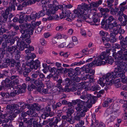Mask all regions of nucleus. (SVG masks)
<instances>
[{
    "mask_svg": "<svg viewBox=\"0 0 127 127\" xmlns=\"http://www.w3.org/2000/svg\"><path fill=\"white\" fill-rule=\"evenodd\" d=\"M7 51L10 52L11 54H18L19 51L18 50L16 46H12L11 47L8 46L6 49Z\"/></svg>",
    "mask_w": 127,
    "mask_h": 127,
    "instance_id": "13",
    "label": "nucleus"
},
{
    "mask_svg": "<svg viewBox=\"0 0 127 127\" xmlns=\"http://www.w3.org/2000/svg\"><path fill=\"white\" fill-rule=\"evenodd\" d=\"M120 44L121 47V51L126 50L127 47L126 46L127 45V36L125 37L123 41H120Z\"/></svg>",
    "mask_w": 127,
    "mask_h": 127,
    "instance_id": "17",
    "label": "nucleus"
},
{
    "mask_svg": "<svg viewBox=\"0 0 127 127\" xmlns=\"http://www.w3.org/2000/svg\"><path fill=\"white\" fill-rule=\"evenodd\" d=\"M54 114V113L53 112H50L49 113V115L48 113H45L43 114H42L41 116V118L42 119H45L46 118V117H48L49 116H53Z\"/></svg>",
    "mask_w": 127,
    "mask_h": 127,
    "instance_id": "42",
    "label": "nucleus"
},
{
    "mask_svg": "<svg viewBox=\"0 0 127 127\" xmlns=\"http://www.w3.org/2000/svg\"><path fill=\"white\" fill-rule=\"evenodd\" d=\"M88 17L91 20H92L93 22V23L92 22L88 21L91 24L97 26L99 24L100 20L98 18V15L97 13L96 12L91 13L89 15Z\"/></svg>",
    "mask_w": 127,
    "mask_h": 127,
    "instance_id": "9",
    "label": "nucleus"
},
{
    "mask_svg": "<svg viewBox=\"0 0 127 127\" xmlns=\"http://www.w3.org/2000/svg\"><path fill=\"white\" fill-rule=\"evenodd\" d=\"M9 13L5 12L2 14V19L3 20L2 21L5 22L7 21Z\"/></svg>",
    "mask_w": 127,
    "mask_h": 127,
    "instance_id": "38",
    "label": "nucleus"
},
{
    "mask_svg": "<svg viewBox=\"0 0 127 127\" xmlns=\"http://www.w3.org/2000/svg\"><path fill=\"white\" fill-rule=\"evenodd\" d=\"M63 84L65 85V87L66 86V88H68L70 84H71V81L68 78H67L63 81Z\"/></svg>",
    "mask_w": 127,
    "mask_h": 127,
    "instance_id": "39",
    "label": "nucleus"
},
{
    "mask_svg": "<svg viewBox=\"0 0 127 127\" xmlns=\"http://www.w3.org/2000/svg\"><path fill=\"white\" fill-rule=\"evenodd\" d=\"M104 61L105 62V64L106 63H108L111 64H112L114 62L113 60L111 58H109L107 59V60H105Z\"/></svg>",
    "mask_w": 127,
    "mask_h": 127,
    "instance_id": "57",
    "label": "nucleus"
},
{
    "mask_svg": "<svg viewBox=\"0 0 127 127\" xmlns=\"http://www.w3.org/2000/svg\"><path fill=\"white\" fill-rule=\"evenodd\" d=\"M121 46L120 44L116 43L113 44V45L112 48H114L113 50L114 51H116V49H119L120 48V50L118 51L117 53L115 52L113 53V57H120L122 58H123L124 57H125L126 55H127V51L126 50H124V51H121Z\"/></svg>",
    "mask_w": 127,
    "mask_h": 127,
    "instance_id": "6",
    "label": "nucleus"
},
{
    "mask_svg": "<svg viewBox=\"0 0 127 127\" xmlns=\"http://www.w3.org/2000/svg\"><path fill=\"white\" fill-rule=\"evenodd\" d=\"M47 10V7L45 6H44L42 8V10L39 12L38 13H36L35 16L37 17L38 18L44 16L45 15V12Z\"/></svg>",
    "mask_w": 127,
    "mask_h": 127,
    "instance_id": "18",
    "label": "nucleus"
},
{
    "mask_svg": "<svg viewBox=\"0 0 127 127\" xmlns=\"http://www.w3.org/2000/svg\"><path fill=\"white\" fill-rule=\"evenodd\" d=\"M77 89L75 87H73L69 89L68 88H65L64 89V91L66 92H70V91L74 92Z\"/></svg>",
    "mask_w": 127,
    "mask_h": 127,
    "instance_id": "52",
    "label": "nucleus"
},
{
    "mask_svg": "<svg viewBox=\"0 0 127 127\" xmlns=\"http://www.w3.org/2000/svg\"><path fill=\"white\" fill-rule=\"evenodd\" d=\"M42 120H40V127H41L42 125H45L47 124L48 122L46 121H41Z\"/></svg>",
    "mask_w": 127,
    "mask_h": 127,
    "instance_id": "62",
    "label": "nucleus"
},
{
    "mask_svg": "<svg viewBox=\"0 0 127 127\" xmlns=\"http://www.w3.org/2000/svg\"><path fill=\"white\" fill-rule=\"evenodd\" d=\"M102 40L103 42V44H104V43H106L107 42L109 41L110 39L108 37H102Z\"/></svg>",
    "mask_w": 127,
    "mask_h": 127,
    "instance_id": "58",
    "label": "nucleus"
},
{
    "mask_svg": "<svg viewBox=\"0 0 127 127\" xmlns=\"http://www.w3.org/2000/svg\"><path fill=\"white\" fill-rule=\"evenodd\" d=\"M84 105V103H81L77 105L75 108L78 111H81V112L79 115L78 114L75 116V119H80L82 117H84L85 114V112H87L88 109L87 107Z\"/></svg>",
    "mask_w": 127,
    "mask_h": 127,
    "instance_id": "5",
    "label": "nucleus"
},
{
    "mask_svg": "<svg viewBox=\"0 0 127 127\" xmlns=\"http://www.w3.org/2000/svg\"><path fill=\"white\" fill-rule=\"evenodd\" d=\"M100 87L97 84L93 85L91 88V90L93 91L98 90H100Z\"/></svg>",
    "mask_w": 127,
    "mask_h": 127,
    "instance_id": "47",
    "label": "nucleus"
},
{
    "mask_svg": "<svg viewBox=\"0 0 127 127\" xmlns=\"http://www.w3.org/2000/svg\"><path fill=\"white\" fill-rule=\"evenodd\" d=\"M76 45L73 42H71L68 44L66 43V47L67 48H72L74 47V45Z\"/></svg>",
    "mask_w": 127,
    "mask_h": 127,
    "instance_id": "60",
    "label": "nucleus"
},
{
    "mask_svg": "<svg viewBox=\"0 0 127 127\" xmlns=\"http://www.w3.org/2000/svg\"><path fill=\"white\" fill-rule=\"evenodd\" d=\"M58 10V7H54L49 9L46 12V14L48 16H51L54 14L56 11Z\"/></svg>",
    "mask_w": 127,
    "mask_h": 127,
    "instance_id": "20",
    "label": "nucleus"
},
{
    "mask_svg": "<svg viewBox=\"0 0 127 127\" xmlns=\"http://www.w3.org/2000/svg\"><path fill=\"white\" fill-rule=\"evenodd\" d=\"M112 100L110 98H107L105 100L103 103V106L104 107H107L112 102Z\"/></svg>",
    "mask_w": 127,
    "mask_h": 127,
    "instance_id": "27",
    "label": "nucleus"
},
{
    "mask_svg": "<svg viewBox=\"0 0 127 127\" xmlns=\"http://www.w3.org/2000/svg\"><path fill=\"white\" fill-rule=\"evenodd\" d=\"M114 1V0H107V6L108 7L110 8L109 9L112 8V7L113 6L112 3Z\"/></svg>",
    "mask_w": 127,
    "mask_h": 127,
    "instance_id": "53",
    "label": "nucleus"
},
{
    "mask_svg": "<svg viewBox=\"0 0 127 127\" xmlns=\"http://www.w3.org/2000/svg\"><path fill=\"white\" fill-rule=\"evenodd\" d=\"M6 62L9 64L11 67H14L15 66V64L16 63L15 61L13 59L11 60L9 59H7L6 60Z\"/></svg>",
    "mask_w": 127,
    "mask_h": 127,
    "instance_id": "31",
    "label": "nucleus"
},
{
    "mask_svg": "<svg viewBox=\"0 0 127 127\" xmlns=\"http://www.w3.org/2000/svg\"><path fill=\"white\" fill-rule=\"evenodd\" d=\"M15 9V5L13 4L11 6H9L5 10V12L9 13V12L11 11L12 10L14 11Z\"/></svg>",
    "mask_w": 127,
    "mask_h": 127,
    "instance_id": "41",
    "label": "nucleus"
},
{
    "mask_svg": "<svg viewBox=\"0 0 127 127\" xmlns=\"http://www.w3.org/2000/svg\"><path fill=\"white\" fill-rule=\"evenodd\" d=\"M115 19L112 16H110L107 20V22L108 21L109 23H110L111 22L114 21Z\"/></svg>",
    "mask_w": 127,
    "mask_h": 127,
    "instance_id": "64",
    "label": "nucleus"
},
{
    "mask_svg": "<svg viewBox=\"0 0 127 127\" xmlns=\"http://www.w3.org/2000/svg\"><path fill=\"white\" fill-rule=\"evenodd\" d=\"M85 54H82V53H77L75 54V57L77 58H82L84 55Z\"/></svg>",
    "mask_w": 127,
    "mask_h": 127,
    "instance_id": "63",
    "label": "nucleus"
},
{
    "mask_svg": "<svg viewBox=\"0 0 127 127\" xmlns=\"http://www.w3.org/2000/svg\"><path fill=\"white\" fill-rule=\"evenodd\" d=\"M15 40L13 39L6 40V42L7 45L9 46L13 44L15 42Z\"/></svg>",
    "mask_w": 127,
    "mask_h": 127,
    "instance_id": "49",
    "label": "nucleus"
},
{
    "mask_svg": "<svg viewBox=\"0 0 127 127\" xmlns=\"http://www.w3.org/2000/svg\"><path fill=\"white\" fill-rule=\"evenodd\" d=\"M86 102H85L84 101L80 100L79 99H77L76 100H73L72 101V103L73 104L75 105L77 104V105L79 104L80 103H84Z\"/></svg>",
    "mask_w": 127,
    "mask_h": 127,
    "instance_id": "43",
    "label": "nucleus"
},
{
    "mask_svg": "<svg viewBox=\"0 0 127 127\" xmlns=\"http://www.w3.org/2000/svg\"><path fill=\"white\" fill-rule=\"evenodd\" d=\"M99 121L97 120H92L90 127H99Z\"/></svg>",
    "mask_w": 127,
    "mask_h": 127,
    "instance_id": "30",
    "label": "nucleus"
},
{
    "mask_svg": "<svg viewBox=\"0 0 127 127\" xmlns=\"http://www.w3.org/2000/svg\"><path fill=\"white\" fill-rule=\"evenodd\" d=\"M80 98L83 100L87 99H88L87 100H89L92 98L94 99L96 98V97H93L90 94H87L86 95V96L84 95H81L80 96Z\"/></svg>",
    "mask_w": 127,
    "mask_h": 127,
    "instance_id": "28",
    "label": "nucleus"
},
{
    "mask_svg": "<svg viewBox=\"0 0 127 127\" xmlns=\"http://www.w3.org/2000/svg\"><path fill=\"white\" fill-rule=\"evenodd\" d=\"M93 66L91 63L88 64L86 66H85L84 68H85V71L86 73H87L89 72V70L91 68V67Z\"/></svg>",
    "mask_w": 127,
    "mask_h": 127,
    "instance_id": "36",
    "label": "nucleus"
},
{
    "mask_svg": "<svg viewBox=\"0 0 127 127\" xmlns=\"http://www.w3.org/2000/svg\"><path fill=\"white\" fill-rule=\"evenodd\" d=\"M106 54V53L105 52H102L100 56L97 57L95 59V60L91 63L93 66L95 65L99 66L102 64H105V62L103 60H104Z\"/></svg>",
    "mask_w": 127,
    "mask_h": 127,
    "instance_id": "7",
    "label": "nucleus"
},
{
    "mask_svg": "<svg viewBox=\"0 0 127 127\" xmlns=\"http://www.w3.org/2000/svg\"><path fill=\"white\" fill-rule=\"evenodd\" d=\"M39 74V70H33L32 71L31 74V76L32 78L36 79L38 77Z\"/></svg>",
    "mask_w": 127,
    "mask_h": 127,
    "instance_id": "22",
    "label": "nucleus"
},
{
    "mask_svg": "<svg viewBox=\"0 0 127 127\" xmlns=\"http://www.w3.org/2000/svg\"><path fill=\"white\" fill-rule=\"evenodd\" d=\"M27 115L30 116V117L34 116V115H33V111L32 110L31 111V110H29L26 113H22L21 116L23 118H24L26 117Z\"/></svg>",
    "mask_w": 127,
    "mask_h": 127,
    "instance_id": "29",
    "label": "nucleus"
},
{
    "mask_svg": "<svg viewBox=\"0 0 127 127\" xmlns=\"http://www.w3.org/2000/svg\"><path fill=\"white\" fill-rule=\"evenodd\" d=\"M17 65L16 66V68L17 70L20 74H22L23 71L24 67H22L20 66V62L19 61L17 62Z\"/></svg>",
    "mask_w": 127,
    "mask_h": 127,
    "instance_id": "23",
    "label": "nucleus"
},
{
    "mask_svg": "<svg viewBox=\"0 0 127 127\" xmlns=\"http://www.w3.org/2000/svg\"><path fill=\"white\" fill-rule=\"evenodd\" d=\"M29 63V62H28ZM29 65L30 67L32 69H36L37 68H39L40 66V63L39 61L37 60L34 62V61L29 62Z\"/></svg>",
    "mask_w": 127,
    "mask_h": 127,
    "instance_id": "10",
    "label": "nucleus"
},
{
    "mask_svg": "<svg viewBox=\"0 0 127 127\" xmlns=\"http://www.w3.org/2000/svg\"><path fill=\"white\" fill-rule=\"evenodd\" d=\"M22 104V103L20 102L16 104H12L7 105L6 108L7 111L10 114H6L2 115V114L0 113V118L6 119H7L6 118V116L8 117L7 119L15 118L17 114L21 112L22 110L25 107V105H24L20 109H19V105H21Z\"/></svg>",
    "mask_w": 127,
    "mask_h": 127,
    "instance_id": "3",
    "label": "nucleus"
},
{
    "mask_svg": "<svg viewBox=\"0 0 127 127\" xmlns=\"http://www.w3.org/2000/svg\"><path fill=\"white\" fill-rule=\"evenodd\" d=\"M9 122L8 120H4L2 121V126L3 127L10 126L9 124L8 123Z\"/></svg>",
    "mask_w": 127,
    "mask_h": 127,
    "instance_id": "51",
    "label": "nucleus"
},
{
    "mask_svg": "<svg viewBox=\"0 0 127 127\" xmlns=\"http://www.w3.org/2000/svg\"><path fill=\"white\" fill-rule=\"evenodd\" d=\"M81 79L84 80L87 79H89L90 82H93L95 81V79L94 78L93 75H90L89 74H86L85 76L81 77Z\"/></svg>",
    "mask_w": 127,
    "mask_h": 127,
    "instance_id": "19",
    "label": "nucleus"
},
{
    "mask_svg": "<svg viewBox=\"0 0 127 127\" xmlns=\"http://www.w3.org/2000/svg\"><path fill=\"white\" fill-rule=\"evenodd\" d=\"M117 22L116 21L114 22L113 23L109 25L108 26V28L109 29H112L113 28L117 27Z\"/></svg>",
    "mask_w": 127,
    "mask_h": 127,
    "instance_id": "55",
    "label": "nucleus"
},
{
    "mask_svg": "<svg viewBox=\"0 0 127 127\" xmlns=\"http://www.w3.org/2000/svg\"><path fill=\"white\" fill-rule=\"evenodd\" d=\"M76 75H76L75 77H73L71 81V84L73 86V85L72 84V83H76V82H78L80 81L81 79L80 78L77 77Z\"/></svg>",
    "mask_w": 127,
    "mask_h": 127,
    "instance_id": "37",
    "label": "nucleus"
},
{
    "mask_svg": "<svg viewBox=\"0 0 127 127\" xmlns=\"http://www.w3.org/2000/svg\"><path fill=\"white\" fill-rule=\"evenodd\" d=\"M92 99L89 100H87L86 101L87 103L86 102L85 103H84V105L87 104L86 106L88 108H90L92 106L93 102Z\"/></svg>",
    "mask_w": 127,
    "mask_h": 127,
    "instance_id": "45",
    "label": "nucleus"
},
{
    "mask_svg": "<svg viewBox=\"0 0 127 127\" xmlns=\"http://www.w3.org/2000/svg\"><path fill=\"white\" fill-rule=\"evenodd\" d=\"M25 26H26V28L27 29V31H28L29 33H30V32H32V30H31L32 27V26L30 24L26 23Z\"/></svg>",
    "mask_w": 127,
    "mask_h": 127,
    "instance_id": "50",
    "label": "nucleus"
},
{
    "mask_svg": "<svg viewBox=\"0 0 127 127\" xmlns=\"http://www.w3.org/2000/svg\"><path fill=\"white\" fill-rule=\"evenodd\" d=\"M56 35L58 38L59 39L63 38H67L66 36L64 34H62L60 33H57L56 34Z\"/></svg>",
    "mask_w": 127,
    "mask_h": 127,
    "instance_id": "54",
    "label": "nucleus"
},
{
    "mask_svg": "<svg viewBox=\"0 0 127 127\" xmlns=\"http://www.w3.org/2000/svg\"><path fill=\"white\" fill-rule=\"evenodd\" d=\"M79 122V124H77L76 126V127H85V126H83L84 124V121L81 120H77Z\"/></svg>",
    "mask_w": 127,
    "mask_h": 127,
    "instance_id": "44",
    "label": "nucleus"
},
{
    "mask_svg": "<svg viewBox=\"0 0 127 127\" xmlns=\"http://www.w3.org/2000/svg\"><path fill=\"white\" fill-rule=\"evenodd\" d=\"M102 3V0H99L95 2H92L89 5V6L87 4L84 5H79L77 9L74 10V13L75 16L85 20L88 17V9H91L92 8H97Z\"/></svg>",
    "mask_w": 127,
    "mask_h": 127,
    "instance_id": "1",
    "label": "nucleus"
},
{
    "mask_svg": "<svg viewBox=\"0 0 127 127\" xmlns=\"http://www.w3.org/2000/svg\"><path fill=\"white\" fill-rule=\"evenodd\" d=\"M82 21L81 19H78L77 20V22L76 24V26L78 27H81L82 26Z\"/></svg>",
    "mask_w": 127,
    "mask_h": 127,
    "instance_id": "56",
    "label": "nucleus"
},
{
    "mask_svg": "<svg viewBox=\"0 0 127 127\" xmlns=\"http://www.w3.org/2000/svg\"><path fill=\"white\" fill-rule=\"evenodd\" d=\"M1 95L2 96L5 98H8L10 96V95L8 93L1 92Z\"/></svg>",
    "mask_w": 127,
    "mask_h": 127,
    "instance_id": "61",
    "label": "nucleus"
},
{
    "mask_svg": "<svg viewBox=\"0 0 127 127\" xmlns=\"http://www.w3.org/2000/svg\"><path fill=\"white\" fill-rule=\"evenodd\" d=\"M58 39L56 36H55L52 39V43L53 44H55L59 42Z\"/></svg>",
    "mask_w": 127,
    "mask_h": 127,
    "instance_id": "59",
    "label": "nucleus"
},
{
    "mask_svg": "<svg viewBox=\"0 0 127 127\" xmlns=\"http://www.w3.org/2000/svg\"><path fill=\"white\" fill-rule=\"evenodd\" d=\"M23 71V75L25 77H26L28 76L29 73L31 72V70L29 68H26L24 67Z\"/></svg>",
    "mask_w": 127,
    "mask_h": 127,
    "instance_id": "32",
    "label": "nucleus"
},
{
    "mask_svg": "<svg viewBox=\"0 0 127 127\" xmlns=\"http://www.w3.org/2000/svg\"><path fill=\"white\" fill-rule=\"evenodd\" d=\"M123 69L115 68L114 71L108 73L99 78L97 81L98 83L102 87H104L106 84V86L111 85L112 84L113 78L123 77L124 74L122 71Z\"/></svg>",
    "mask_w": 127,
    "mask_h": 127,
    "instance_id": "2",
    "label": "nucleus"
},
{
    "mask_svg": "<svg viewBox=\"0 0 127 127\" xmlns=\"http://www.w3.org/2000/svg\"><path fill=\"white\" fill-rule=\"evenodd\" d=\"M74 112V110L72 108L69 109H68V110L66 112L67 116L68 117V118L69 119H72V117L71 115Z\"/></svg>",
    "mask_w": 127,
    "mask_h": 127,
    "instance_id": "35",
    "label": "nucleus"
},
{
    "mask_svg": "<svg viewBox=\"0 0 127 127\" xmlns=\"http://www.w3.org/2000/svg\"><path fill=\"white\" fill-rule=\"evenodd\" d=\"M19 27L20 28V32L22 34V35L24 34H25L27 33H29L28 31H27L25 25L24 24H22L20 25Z\"/></svg>",
    "mask_w": 127,
    "mask_h": 127,
    "instance_id": "24",
    "label": "nucleus"
},
{
    "mask_svg": "<svg viewBox=\"0 0 127 127\" xmlns=\"http://www.w3.org/2000/svg\"><path fill=\"white\" fill-rule=\"evenodd\" d=\"M21 15L20 16L19 19V22L20 24L23 23L25 20V14H24L21 15L22 13H20Z\"/></svg>",
    "mask_w": 127,
    "mask_h": 127,
    "instance_id": "48",
    "label": "nucleus"
},
{
    "mask_svg": "<svg viewBox=\"0 0 127 127\" xmlns=\"http://www.w3.org/2000/svg\"><path fill=\"white\" fill-rule=\"evenodd\" d=\"M101 15L103 16L104 18H107L108 16V14L107 13L110 11V9L107 8H101L100 9Z\"/></svg>",
    "mask_w": 127,
    "mask_h": 127,
    "instance_id": "14",
    "label": "nucleus"
},
{
    "mask_svg": "<svg viewBox=\"0 0 127 127\" xmlns=\"http://www.w3.org/2000/svg\"><path fill=\"white\" fill-rule=\"evenodd\" d=\"M119 106L117 103L111 105L108 108V110L110 111V113H112L113 112H115L119 109Z\"/></svg>",
    "mask_w": 127,
    "mask_h": 127,
    "instance_id": "15",
    "label": "nucleus"
},
{
    "mask_svg": "<svg viewBox=\"0 0 127 127\" xmlns=\"http://www.w3.org/2000/svg\"><path fill=\"white\" fill-rule=\"evenodd\" d=\"M110 13L112 15H113L114 14H116L118 13L119 11V9L118 8L115 7V9L113 8H110Z\"/></svg>",
    "mask_w": 127,
    "mask_h": 127,
    "instance_id": "40",
    "label": "nucleus"
},
{
    "mask_svg": "<svg viewBox=\"0 0 127 127\" xmlns=\"http://www.w3.org/2000/svg\"><path fill=\"white\" fill-rule=\"evenodd\" d=\"M76 72L75 71V72H74V69L72 68H71L68 71L67 75L69 77L71 78V80L73 77H75V75L77 74V73H76Z\"/></svg>",
    "mask_w": 127,
    "mask_h": 127,
    "instance_id": "25",
    "label": "nucleus"
},
{
    "mask_svg": "<svg viewBox=\"0 0 127 127\" xmlns=\"http://www.w3.org/2000/svg\"><path fill=\"white\" fill-rule=\"evenodd\" d=\"M22 37H21L19 39L20 40L21 39V41H23L26 42V44L27 45V46L29 44L31 43V39L30 38V33H29L24 34L22 35Z\"/></svg>",
    "mask_w": 127,
    "mask_h": 127,
    "instance_id": "12",
    "label": "nucleus"
},
{
    "mask_svg": "<svg viewBox=\"0 0 127 127\" xmlns=\"http://www.w3.org/2000/svg\"><path fill=\"white\" fill-rule=\"evenodd\" d=\"M17 45L18 47L19 50L20 51L24 50L25 48H27V45L26 44L25 42L23 41H21L19 39L18 40L17 43Z\"/></svg>",
    "mask_w": 127,
    "mask_h": 127,
    "instance_id": "11",
    "label": "nucleus"
},
{
    "mask_svg": "<svg viewBox=\"0 0 127 127\" xmlns=\"http://www.w3.org/2000/svg\"><path fill=\"white\" fill-rule=\"evenodd\" d=\"M88 83V82H87L84 81L81 83H72V84L73 86L75 87H79L78 86H81V88H85L87 86V84Z\"/></svg>",
    "mask_w": 127,
    "mask_h": 127,
    "instance_id": "21",
    "label": "nucleus"
},
{
    "mask_svg": "<svg viewBox=\"0 0 127 127\" xmlns=\"http://www.w3.org/2000/svg\"><path fill=\"white\" fill-rule=\"evenodd\" d=\"M14 90L13 92L10 93L11 95L12 96H15L16 95H18L23 93H24L23 89L19 88H15L14 89Z\"/></svg>",
    "mask_w": 127,
    "mask_h": 127,
    "instance_id": "16",
    "label": "nucleus"
},
{
    "mask_svg": "<svg viewBox=\"0 0 127 127\" xmlns=\"http://www.w3.org/2000/svg\"><path fill=\"white\" fill-rule=\"evenodd\" d=\"M113 81V84L116 88H118L121 86V82L120 81L119 79H117Z\"/></svg>",
    "mask_w": 127,
    "mask_h": 127,
    "instance_id": "34",
    "label": "nucleus"
},
{
    "mask_svg": "<svg viewBox=\"0 0 127 127\" xmlns=\"http://www.w3.org/2000/svg\"><path fill=\"white\" fill-rule=\"evenodd\" d=\"M62 10L63 15L60 16V18L61 19L66 18V16H69V13L66 9L63 8Z\"/></svg>",
    "mask_w": 127,
    "mask_h": 127,
    "instance_id": "26",
    "label": "nucleus"
},
{
    "mask_svg": "<svg viewBox=\"0 0 127 127\" xmlns=\"http://www.w3.org/2000/svg\"><path fill=\"white\" fill-rule=\"evenodd\" d=\"M114 57L116 59H119L115 63L117 65V67L116 68L123 69L125 71H127V64L124 61V60H126L127 59V55L124 57L123 58H122L120 57H118V56L117 57Z\"/></svg>",
    "mask_w": 127,
    "mask_h": 127,
    "instance_id": "4",
    "label": "nucleus"
},
{
    "mask_svg": "<svg viewBox=\"0 0 127 127\" xmlns=\"http://www.w3.org/2000/svg\"><path fill=\"white\" fill-rule=\"evenodd\" d=\"M39 78L36 80H35V79H34V81H33V83H34V84L36 86H38L40 85V86L41 87H43L44 85L42 82L39 81Z\"/></svg>",
    "mask_w": 127,
    "mask_h": 127,
    "instance_id": "33",
    "label": "nucleus"
},
{
    "mask_svg": "<svg viewBox=\"0 0 127 127\" xmlns=\"http://www.w3.org/2000/svg\"><path fill=\"white\" fill-rule=\"evenodd\" d=\"M109 29L111 32L113 33H114L115 34H117L119 33L118 28L117 27H114L112 29Z\"/></svg>",
    "mask_w": 127,
    "mask_h": 127,
    "instance_id": "46",
    "label": "nucleus"
},
{
    "mask_svg": "<svg viewBox=\"0 0 127 127\" xmlns=\"http://www.w3.org/2000/svg\"><path fill=\"white\" fill-rule=\"evenodd\" d=\"M20 102L22 103V104L21 105H19L18 108L19 109H20L21 108V107H22L23 106H24V105H25V108L22 110L21 112L23 111V110L27 106L28 108L30 109L29 110H31V111H32V110L33 111V115L34 114V115L35 114V112H34V110L35 109L38 111H39V110L41 109V107L40 106H38V104L37 103H34L32 104H29L22 102H20Z\"/></svg>",
    "mask_w": 127,
    "mask_h": 127,
    "instance_id": "8",
    "label": "nucleus"
}]
</instances>
